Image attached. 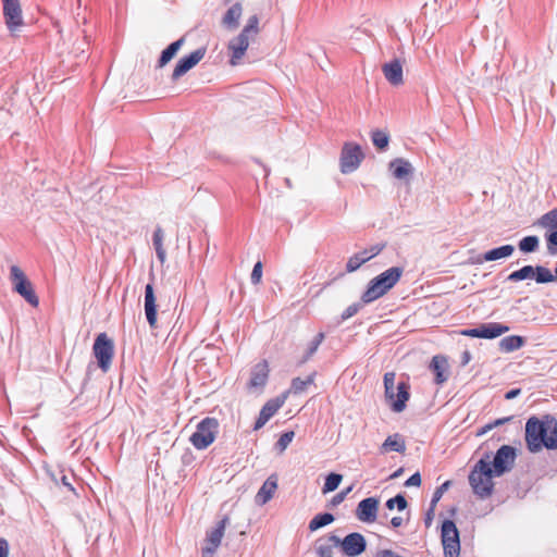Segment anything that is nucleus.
<instances>
[{
    "label": "nucleus",
    "mask_w": 557,
    "mask_h": 557,
    "mask_svg": "<svg viewBox=\"0 0 557 557\" xmlns=\"http://www.w3.org/2000/svg\"><path fill=\"white\" fill-rule=\"evenodd\" d=\"M525 444L531 453H539L543 448L556 449L557 420L549 414L529 418L525 423Z\"/></svg>",
    "instance_id": "f257e3e1"
},
{
    "label": "nucleus",
    "mask_w": 557,
    "mask_h": 557,
    "mask_svg": "<svg viewBox=\"0 0 557 557\" xmlns=\"http://www.w3.org/2000/svg\"><path fill=\"white\" fill-rule=\"evenodd\" d=\"M259 33V17L257 15H252L248 18L243 30L227 45V49L231 54V65L235 66L240 63L250 41H253L258 37Z\"/></svg>",
    "instance_id": "f03ea898"
},
{
    "label": "nucleus",
    "mask_w": 557,
    "mask_h": 557,
    "mask_svg": "<svg viewBox=\"0 0 557 557\" xmlns=\"http://www.w3.org/2000/svg\"><path fill=\"white\" fill-rule=\"evenodd\" d=\"M403 273V268L393 267L372 278L368 285V288L361 296V301L363 304H370L384 296L397 284Z\"/></svg>",
    "instance_id": "7ed1b4c3"
},
{
    "label": "nucleus",
    "mask_w": 557,
    "mask_h": 557,
    "mask_svg": "<svg viewBox=\"0 0 557 557\" xmlns=\"http://www.w3.org/2000/svg\"><path fill=\"white\" fill-rule=\"evenodd\" d=\"M395 379L396 373L394 371L384 374V396L394 412H401L405 410L406 403L410 397L409 385L405 382H399L395 385Z\"/></svg>",
    "instance_id": "20e7f679"
},
{
    "label": "nucleus",
    "mask_w": 557,
    "mask_h": 557,
    "mask_svg": "<svg viewBox=\"0 0 557 557\" xmlns=\"http://www.w3.org/2000/svg\"><path fill=\"white\" fill-rule=\"evenodd\" d=\"M494 470L491 468L490 462L480 459L469 474V483L473 493L480 498L490 497L494 490L493 482Z\"/></svg>",
    "instance_id": "39448f33"
},
{
    "label": "nucleus",
    "mask_w": 557,
    "mask_h": 557,
    "mask_svg": "<svg viewBox=\"0 0 557 557\" xmlns=\"http://www.w3.org/2000/svg\"><path fill=\"white\" fill-rule=\"evenodd\" d=\"M218 432L219 421L215 418L207 417L197 424L189 441L196 449H206L215 441Z\"/></svg>",
    "instance_id": "423d86ee"
},
{
    "label": "nucleus",
    "mask_w": 557,
    "mask_h": 557,
    "mask_svg": "<svg viewBox=\"0 0 557 557\" xmlns=\"http://www.w3.org/2000/svg\"><path fill=\"white\" fill-rule=\"evenodd\" d=\"M10 277L14 285V290L18 293L29 305L38 307L39 298L36 295L32 283L17 265L11 267Z\"/></svg>",
    "instance_id": "0eeeda50"
},
{
    "label": "nucleus",
    "mask_w": 557,
    "mask_h": 557,
    "mask_svg": "<svg viewBox=\"0 0 557 557\" xmlns=\"http://www.w3.org/2000/svg\"><path fill=\"white\" fill-rule=\"evenodd\" d=\"M92 352L97 359L99 368L103 372H107L111 367L114 356L113 341L106 333H100L95 339Z\"/></svg>",
    "instance_id": "6e6552de"
},
{
    "label": "nucleus",
    "mask_w": 557,
    "mask_h": 557,
    "mask_svg": "<svg viewBox=\"0 0 557 557\" xmlns=\"http://www.w3.org/2000/svg\"><path fill=\"white\" fill-rule=\"evenodd\" d=\"M441 541L445 557L460 556L459 531L454 521L445 520L442 523Z\"/></svg>",
    "instance_id": "1a4fd4ad"
},
{
    "label": "nucleus",
    "mask_w": 557,
    "mask_h": 557,
    "mask_svg": "<svg viewBox=\"0 0 557 557\" xmlns=\"http://www.w3.org/2000/svg\"><path fill=\"white\" fill-rule=\"evenodd\" d=\"M364 154L358 144L345 143L341 152V172L344 174L357 170Z\"/></svg>",
    "instance_id": "9d476101"
},
{
    "label": "nucleus",
    "mask_w": 557,
    "mask_h": 557,
    "mask_svg": "<svg viewBox=\"0 0 557 557\" xmlns=\"http://www.w3.org/2000/svg\"><path fill=\"white\" fill-rule=\"evenodd\" d=\"M3 16L8 29L15 34L24 25L20 0H2Z\"/></svg>",
    "instance_id": "9b49d317"
},
{
    "label": "nucleus",
    "mask_w": 557,
    "mask_h": 557,
    "mask_svg": "<svg viewBox=\"0 0 557 557\" xmlns=\"http://www.w3.org/2000/svg\"><path fill=\"white\" fill-rule=\"evenodd\" d=\"M330 540L335 545H341L343 553L349 557L358 556L366 549V540L362 534L357 532L348 534L343 541L335 535H332Z\"/></svg>",
    "instance_id": "f8f14e48"
},
{
    "label": "nucleus",
    "mask_w": 557,
    "mask_h": 557,
    "mask_svg": "<svg viewBox=\"0 0 557 557\" xmlns=\"http://www.w3.org/2000/svg\"><path fill=\"white\" fill-rule=\"evenodd\" d=\"M516 460V450L509 445H503L493 459V470L495 475L499 476L511 470Z\"/></svg>",
    "instance_id": "ddd939ff"
},
{
    "label": "nucleus",
    "mask_w": 557,
    "mask_h": 557,
    "mask_svg": "<svg viewBox=\"0 0 557 557\" xmlns=\"http://www.w3.org/2000/svg\"><path fill=\"white\" fill-rule=\"evenodd\" d=\"M228 520V517H224L213 530L207 533L206 545L202 547V557L213 556L224 536Z\"/></svg>",
    "instance_id": "4468645a"
},
{
    "label": "nucleus",
    "mask_w": 557,
    "mask_h": 557,
    "mask_svg": "<svg viewBox=\"0 0 557 557\" xmlns=\"http://www.w3.org/2000/svg\"><path fill=\"white\" fill-rule=\"evenodd\" d=\"M269 374V362L267 360H261L252 367L247 388L250 392H261L268 383Z\"/></svg>",
    "instance_id": "2eb2a0df"
},
{
    "label": "nucleus",
    "mask_w": 557,
    "mask_h": 557,
    "mask_svg": "<svg viewBox=\"0 0 557 557\" xmlns=\"http://www.w3.org/2000/svg\"><path fill=\"white\" fill-rule=\"evenodd\" d=\"M205 49H198L190 54L182 58L176 66L174 67V71L172 73V78L176 81L181 76H183L185 73H187L190 69H193L196 64H198L202 58L205 57Z\"/></svg>",
    "instance_id": "dca6fc26"
},
{
    "label": "nucleus",
    "mask_w": 557,
    "mask_h": 557,
    "mask_svg": "<svg viewBox=\"0 0 557 557\" xmlns=\"http://www.w3.org/2000/svg\"><path fill=\"white\" fill-rule=\"evenodd\" d=\"M379 500L374 497L362 499L357 507L356 516L362 522H374L376 520Z\"/></svg>",
    "instance_id": "f3484780"
},
{
    "label": "nucleus",
    "mask_w": 557,
    "mask_h": 557,
    "mask_svg": "<svg viewBox=\"0 0 557 557\" xmlns=\"http://www.w3.org/2000/svg\"><path fill=\"white\" fill-rule=\"evenodd\" d=\"M285 397H277L268 400L264 406L261 408L258 419L256 420L253 430L261 429L284 405Z\"/></svg>",
    "instance_id": "a211bd4d"
},
{
    "label": "nucleus",
    "mask_w": 557,
    "mask_h": 557,
    "mask_svg": "<svg viewBox=\"0 0 557 557\" xmlns=\"http://www.w3.org/2000/svg\"><path fill=\"white\" fill-rule=\"evenodd\" d=\"M145 314L149 325L157 327V298L151 284H147L145 288Z\"/></svg>",
    "instance_id": "6ab92c4d"
},
{
    "label": "nucleus",
    "mask_w": 557,
    "mask_h": 557,
    "mask_svg": "<svg viewBox=\"0 0 557 557\" xmlns=\"http://www.w3.org/2000/svg\"><path fill=\"white\" fill-rule=\"evenodd\" d=\"M430 368L435 374V383L437 385H442L443 383H445L448 380L449 366H448V360L445 356H441V355L434 356L432 358Z\"/></svg>",
    "instance_id": "aec40b11"
},
{
    "label": "nucleus",
    "mask_w": 557,
    "mask_h": 557,
    "mask_svg": "<svg viewBox=\"0 0 557 557\" xmlns=\"http://www.w3.org/2000/svg\"><path fill=\"white\" fill-rule=\"evenodd\" d=\"M385 78L395 86L404 83L403 66L398 60H394L389 63H385L382 66Z\"/></svg>",
    "instance_id": "412c9836"
},
{
    "label": "nucleus",
    "mask_w": 557,
    "mask_h": 557,
    "mask_svg": "<svg viewBox=\"0 0 557 557\" xmlns=\"http://www.w3.org/2000/svg\"><path fill=\"white\" fill-rule=\"evenodd\" d=\"M508 331H509V326L503 325L497 322L485 323V324L480 325L481 338H488V339L496 338V337L503 335L504 333H507Z\"/></svg>",
    "instance_id": "4be33fe9"
},
{
    "label": "nucleus",
    "mask_w": 557,
    "mask_h": 557,
    "mask_svg": "<svg viewBox=\"0 0 557 557\" xmlns=\"http://www.w3.org/2000/svg\"><path fill=\"white\" fill-rule=\"evenodd\" d=\"M243 8L242 4L235 3L233 4L224 14L222 18L223 25L228 29L237 28L239 24V20L242 17Z\"/></svg>",
    "instance_id": "5701e85b"
},
{
    "label": "nucleus",
    "mask_w": 557,
    "mask_h": 557,
    "mask_svg": "<svg viewBox=\"0 0 557 557\" xmlns=\"http://www.w3.org/2000/svg\"><path fill=\"white\" fill-rule=\"evenodd\" d=\"M515 251V247L512 245H504L494 249L486 251L482 257L480 262L483 261H496L499 259L508 258Z\"/></svg>",
    "instance_id": "b1692460"
},
{
    "label": "nucleus",
    "mask_w": 557,
    "mask_h": 557,
    "mask_svg": "<svg viewBox=\"0 0 557 557\" xmlns=\"http://www.w3.org/2000/svg\"><path fill=\"white\" fill-rule=\"evenodd\" d=\"M277 488V482H276V479H273L272 476H270L261 486V488L259 490L256 498H257V502L260 503V504H265L268 503L274 495L275 491Z\"/></svg>",
    "instance_id": "393cba45"
},
{
    "label": "nucleus",
    "mask_w": 557,
    "mask_h": 557,
    "mask_svg": "<svg viewBox=\"0 0 557 557\" xmlns=\"http://www.w3.org/2000/svg\"><path fill=\"white\" fill-rule=\"evenodd\" d=\"M389 168L393 171V175L399 180L405 178L412 171L411 164L404 159H396L392 161Z\"/></svg>",
    "instance_id": "a878e982"
},
{
    "label": "nucleus",
    "mask_w": 557,
    "mask_h": 557,
    "mask_svg": "<svg viewBox=\"0 0 557 557\" xmlns=\"http://www.w3.org/2000/svg\"><path fill=\"white\" fill-rule=\"evenodd\" d=\"M524 345V338L519 335H510L504 337L499 342V347L503 351L511 352L513 350L520 349Z\"/></svg>",
    "instance_id": "bb28decb"
},
{
    "label": "nucleus",
    "mask_w": 557,
    "mask_h": 557,
    "mask_svg": "<svg viewBox=\"0 0 557 557\" xmlns=\"http://www.w3.org/2000/svg\"><path fill=\"white\" fill-rule=\"evenodd\" d=\"M184 44V38H181L174 42H172L166 49H164L159 59V65L162 67L168 64L181 49Z\"/></svg>",
    "instance_id": "cd10ccee"
},
{
    "label": "nucleus",
    "mask_w": 557,
    "mask_h": 557,
    "mask_svg": "<svg viewBox=\"0 0 557 557\" xmlns=\"http://www.w3.org/2000/svg\"><path fill=\"white\" fill-rule=\"evenodd\" d=\"M406 449V445L404 440L400 438L398 434L388 436L385 442L382 444V450L383 451H398L404 453Z\"/></svg>",
    "instance_id": "c85d7f7f"
},
{
    "label": "nucleus",
    "mask_w": 557,
    "mask_h": 557,
    "mask_svg": "<svg viewBox=\"0 0 557 557\" xmlns=\"http://www.w3.org/2000/svg\"><path fill=\"white\" fill-rule=\"evenodd\" d=\"M163 239H164L163 230L161 227H157L153 233L152 240H153L154 249L157 251V256L162 263L165 261V257H166L165 250L163 248Z\"/></svg>",
    "instance_id": "c756f323"
},
{
    "label": "nucleus",
    "mask_w": 557,
    "mask_h": 557,
    "mask_svg": "<svg viewBox=\"0 0 557 557\" xmlns=\"http://www.w3.org/2000/svg\"><path fill=\"white\" fill-rule=\"evenodd\" d=\"M314 377H315V372L311 373L306 380H302L300 377L293 379L292 385H290V392L296 395L301 394L302 392L306 391V388L309 385L313 384Z\"/></svg>",
    "instance_id": "7c9ffc66"
},
{
    "label": "nucleus",
    "mask_w": 557,
    "mask_h": 557,
    "mask_svg": "<svg viewBox=\"0 0 557 557\" xmlns=\"http://www.w3.org/2000/svg\"><path fill=\"white\" fill-rule=\"evenodd\" d=\"M535 270L532 265H524L521 269L513 271L509 274L508 280L511 282H518L527 278H533Z\"/></svg>",
    "instance_id": "2f4dec72"
},
{
    "label": "nucleus",
    "mask_w": 557,
    "mask_h": 557,
    "mask_svg": "<svg viewBox=\"0 0 557 557\" xmlns=\"http://www.w3.org/2000/svg\"><path fill=\"white\" fill-rule=\"evenodd\" d=\"M542 227L548 228L550 232L557 230V208L542 215L539 220Z\"/></svg>",
    "instance_id": "473e14b6"
},
{
    "label": "nucleus",
    "mask_w": 557,
    "mask_h": 557,
    "mask_svg": "<svg viewBox=\"0 0 557 557\" xmlns=\"http://www.w3.org/2000/svg\"><path fill=\"white\" fill-rule=\"evenodd\" d=\"M334 521V517L332 513H321L317 515L309 523V529L311 531H315L322 527H325Z\"/></svg>",
    "instance_id": "72a5a7b5"
},
{
    "label": "nucleus",
    "mask_w": 557,
    "mask_h": 557,
    "mask_svg": "<svg viewBox=\"0 0 557 557\" xmlns=\"http://www.w3.org/2000/svg\"><path fill=\"white\" fill-rule=\"evenodd\" d=\"M534 270H535L534 277L537 283H541V284L550 283L557 278V276L554 275L549 269L544 268L542 265L535 267Z\"/></svg>",
    "instance_id": "f704fd0d"
},
{
    "label": "nucleus",
    "mask_w": 557,
    "mask_h": 557,
    "mask_svg": "<svg viewBox=\"0 0 557 557\" xmlns=\"http://www.w3.org/2000/svg\"><path fill=\"white\" fill-rule=\"evenodd\" d=\"M343 480L342 474L331 473L326 476L322 492L324 494L335 491Z\"/></svg>",
    "instance_id": "c9c22d12"
},
{
    "label": "nucleus",
    "mask_w": 557,
    "mask_h": 557,
    "mask_svg": "<svg viewBox=\"0 0 557 557\" xmlns=\"http://www.w3.org/2000/svg\"><path fill=\"white\" fill-rule=\"evenodd\" d=\"M323 339H324V333L320 332L315 335L314 339L309 345L307 354L302 358L301 363H305L306 361H308L315 354V351L318 350V348L321 345V343L323 342Z\"/></svg>",
    "instance_id": "e433bc0d"
},
{
    "label": "nucleus",
    "mask_w": 557,
    "mask_h": 557,
    "mask_svg": "<svg viewBox=\"0 0 557 557\" xmlns=\"http://www.w3.org/2000/svg\"><path fill=\"white\" fill-rule=\"evenodd\" d=\"M539 246V238L536 236H527L519 243V248L523 252H532Z\"/></svg>",
    "instance_id": "4c0bfd02"
},
{
    "label": "nucleus",
    "mask_w": 557,
    "mask_h": 557,
    "mask_svg": "<svg viewBox=\"0 0 557 557\" xmlns=\"http://www.w3.org/2000/svg\"><path fill=\"white\" fill-rule=\"evenodd\" d=\"M372 141L375 147L382 150L387 147L389 137L386 133L382 131H374L372 133Z\"/></svg>",
    "instance_id": "58836bf2"
},
{
    "label": "nucleus",
    "mask_w": 557,
    "mask_h": 557,
    "mask_svg": "<svg viewBox=\"0 0 557 557\" xmlns=\"http://www.w3.org/2000/svg\"><path fill=\"white\" fill-rule=\"evenodd\" d=\"M384 248V245H374L370 247L369 249H364L360 252H358V257L362 259V263H366L373 257L377 256Z\"/></svg>",
    "instance_id": "ea45409f"
},
{
    "label": "nucleus",
    "mask_w": 557,
    "mask_h": 557,
    "mask_svg": "<svg viewBox=\"0 0 557 557\" xmlns=\"http://www.w3.org/2000/svg\"><path fill=\"white\" fill-rule=\"evenodd\" d=\"M407 500L406 498L403 496V495H396L395 497L393 498H389L387 502H386V507L389 509V510H393L395 508V506L399 509V510H404L407 508Z\"/></svg>",
    "instance_id": "a19ab883"
},
{
    "label": "nucleus",
    "mask_w": 557,
    "mask_h": 557,
    "mask_svg": "<svg viewBox=\"0 0 557 557\" xmlns=\"http://www.w3.org/2000/svg\"><path fill=\"white\" fill-rule=\"evenodd\" d=\"M294 436L295 433L293 431L285 432L280 436L278 441L276 442V447L280 449V451H284L287 448Z\"/></svg>",
    "instance_id": "79ce46f5"
},
{
    "label": "nucleus",
    "mask_w": 557,
    "mask_h": 557,
    "mask_svg": "<svg viewBox=\"0 0 557 557\" xmlns=\"http://www.w3.org/2000/svg\"><path fill=\"white\" fill-rule=\"evenodd\" d=\"M510 419L511 418H509V417L508 418H500V419L495 420L494 422L485 424L480 430H478L476 436L484 435L485 433H487L488 431L493 430L494 428L499 426V425L508 422Z\"/></svg>",
    "instance_id": "37998d69"
},
{
    "label": "nucleus",
    "mask_w": 557,
    "mask_h": 557,
    "mask_svg": "<svg viewBox=\"0 0 557 557\" xmlns=\"http://www.w3.org/2000/svg\"><path fill=\"white\" fill-rule=\"evenodd\" d=\"M547 249L550 255H557V230L546 235Z\"/></svg>",
    "instance_id": "c03bdc74"
},
{
    "label": "nucleus",
    "mask_w": 557,
    "mask_h": 557,
    "mask_svg": "<svg viewBox=\"0 0 557 557\" xmlns=\"http://www.w3.org/2000/svg\"><path fill=\"white\" fill-rule=\"evenodd\" d=\"M262 262L261 261H258L255 265H253V269H252V272H251V283L253 285H258L261 283V280H262Z\"/></svg>",
    "instance_id": "a18cd8bd"
},
{
    "label": "nucleus",
    "mask_w": 557,
    "mask_h": 557,
    "mask_svg": "<svg viewBox=\"0 0 557 557\" xmlns=\"http://www.w3.org/2000/svg\"><path fill=\"white\" fill-rule=\"evenodd\" d=\"M362 264H363L362 259H360L358 257V255L355 253L354 256H351L348 259L347 264H346V270H347V272H354V271L358 270Z\"/></svg>",
    "instance_id": "49530a36"
},
{
    "label": "nucleus",
    "mask_w": 557,
    "mask_h": 557,
    "mask_svg": "<svg viewBox=\"0 0 557 557\" xmlns=\"http://www.w3.org/2000/svg\"><path fill=\"white\" fill-rule=\"evenodd\" d=\"M362 305L361 304H352L350 306H348L344 312L342 313V319L343 320H347L351 317H354L355 314L358 313V311L361 309Z\"/></svg>",
    "instance_id": "de8ad7c7"
},
{
    "label": "nucleus",
    "mask_w": 557,
    "mask_h": 557,
    "mask_svg": "<svg viewBox=\"0 0 557 557\" xmlns=\"http://www.w3.org/2000/svg\"><path fill=\"white\" fill-rule=\"evenodd\" d=\"M448 485H449V482L447 481V482L443 483L440 487L436 488V491L433 494L432 502H431L432 509L435 508L437 502L442 498L443 493L446 491Z\"/></svg>",
    "instance_id": "09e8293b"
},
{
    "label": "nucleus",
    "mask_w": 557,
    "mask_h": 557,
    "mask_svg": "<svg viewBox=\"0 0 557 557\" xmlns=\"http://www.w3.org/2000/svg\"><path fill=\"white\" fill-rule=\"evenodd\" d=\"M421 475L419 472L413 473L406 482L405 486H417L419 487L421 485Z\"/></svg>",
    "instance_id": "8fccbe9b"
},
{
    "label": "nucleus",
    "mask_w": 557,
    "mask_h": 557,
    "mask_svg": "<svg viewBox=\"0 0 557 557\" xmlns=\"http://www.w3.org/2000/svg\"><path fill=\"white\" fill-rule=\"evenodd\" d=\"M319 557H333L331 545H320L317 549Z\"/></svg>",
    "instance_id": "3c124183"
},
{
    "label": "nucleus",
    "mask_w": 557,
    "mask_h": 557,
    "mask_svg": "<svg viewBox=\"0 0 557 557\" xmlns=\"http://www.w3.org/2000/svg\"><path fill=\"white\" fill-rule=\"evenodd\" d=\"M351 491V487H348L346 491H342L339 492L338 494H336L333 499H332V504L333 505H338L341 504L345 497L347 496V494Z\"/></svg>",
    "instance_id": "603ef678"
},
{
    "label": "nucleus",
    "mask_w": 557,
    "mask_h": 557,
    "mask_svg": "<svg viewBox=\"0 0 557 557\" xmlns=\"http://www.w3.org/2000/svg\"><path fill=\"white\" fill-rule=\"evenodd\" d=\"M460 333H461V335H463V336L481 338V334H480V326H479V327H475V329H467V330H462Z\"/></svg>",
    "instance_id": "864d4df0"
},
{
    "label": "nucleus",
    "mask_w": 557,
    "mask_h": 557,
    "mask_svg": "<svg viewBox=\"0 0 557 557\" xmlns=\"http://www.w3.org/2000/svg\"><path fill=\"white\" fill-rule=\"evenodd\" d=\"M9 545L4 539H0V557H8Z\"/></svg>",
    "instance_id": "5fc2aeb1"
},
{
    "label": "nucleus",
    "mask_w": 557,
    "mask_h": 557,
    "mask_svg": "<svg viewBox=\"0 0 557 557\" xmlns=\"http://www.w3.org/2000/svg\"><path fill=\"white\" fill-rule=\"evenodd\" d=\"M375 557H403L391 549H383L376 553Z\"/></svg>",
    "instance_id": "6e6d98bb"
},
{
    "label": "nucleus",
    "mask_w": 557,
    "mask_h": 557,
    "mask_svg": "<svg viewBox=\"0 0 557 557\" xmlns=\"http://www.w3.org/2000/svg\"><path fill=\"white\" fill-rule=\"evenodd\" d=\"M519 394H520V389H519V388L511 389V391H509V392H507V393H506L505 398H506V399H513V398H515V397H517Z\"/></svg>",
    "instance_id": "4d7b16f0"
},
{
    "label": "nucleus",
    "mask_w": 557,
    "mask_h": 557,
    "mask_svg": "<svg viewBox=\"0 0 557 557\" xmlns=\"http://www.w3.org/2000/svg\"><path fill=\"white\" fill-rule=\"evenodd\" d=\"M391 523L394 528H398V527L403 525L404 519L401 517H394V518H392Z\"/></svg>",
    "instance_id": "13d9d810"
},
{
    "label": "nucleus",
    "mask_w": 557,
    "mask_h": 557,
    "mask_svg": "<svg viewBox=\"0 0 557 557\" xmlns=\"http://www.w3.org/2000/svg\"><path fill=\"white\" fill-rule=\"evenodd\" d=\"M434 509H432V507L430 508L428 515H426V518H425V524L426 527H429L431 524V521H432V512H433Z\"/></svg>",
    "instance_id": "bf43d9fd"
},
{
    "label": "nucleus",
    "mask_w": 557,
    "mask_h": 557,
    "mask_svg": "<svg viewBox=\"0 0 557 557\" xmlns=\"http://www.w3.org/2000/svg\"><path fill=\"white\" fill-rule=\"evenodd\" d=\"M401 472H403V469L400 468V469H398L397 471H395V472L392 474V476H391V478H398V476L401 474Z\"/></svg>",
    "instance_id": "052dcab7"
},
{
    "label": "nucleus",
    "mask_w": 557,
    "mask_h": 557,
    "mask_svg": "<svg viewBox=\"0 0 557 557\" xmlns=\"http://www.w3.org/2000/svg\"><path fill=\"white\" fill-rule=\"evenodd\" d=\"M200 287L203 290L205 289V281L202 278L199 280Z\"/></svg>",
    "instance_id": "680f3d73"
},
{
    "label": "nucleus",
    "mask_w": 557,
    "mask_h": 557,
    "mask_svg": "<svg viewBox=\"0 0 557 557\" xmlns=\"http://www.w3.org/2000/svg\"><path fill=\"white\" fill-rule=\"evenodd\" d=\"M555 272H556V276H557V267H556V270H555Z\"/></svg>",
    "instance_id": "e2e57ef3"
}]
</instances>
